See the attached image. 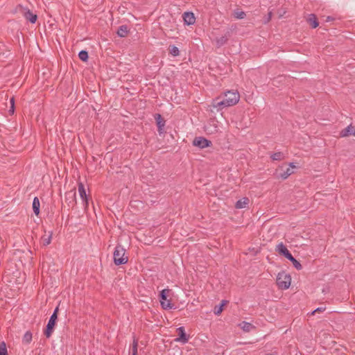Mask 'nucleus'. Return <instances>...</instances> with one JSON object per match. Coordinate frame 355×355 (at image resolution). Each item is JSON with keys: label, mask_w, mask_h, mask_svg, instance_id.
<instances>
[{"label": "nucleus", "mask_w": 355, "mask_h": 355, "mask_svg": "<svg viewBox=\"0 0 355 355\" xmlns=\"http://www.w3.org/2000/svg\"><path fill=\"white\" fill-rule=\"evenodd\" d=\"M240 98L239 93L237 91L230 90L224 93V98L220 100V97L214 99L211 106L216 109L218 112L223 107H230L236 105Z\"/></svg>", "instance_id": "nucleus-1"}, {"label": "nucleus", "mask_w": 355, "mask_h": 355, "mask_svg": "<svg viewBox=\"0 0 355 355\" xmlns=\"http://www.w3.org/2000/svg\"><path fill=\"white\" fill-rule=\"evenodd\" d=\"M114 263L116 266L123 265L128 261V257L125 255V250L124 248L118 244L113 253Z\"/></svg>", "instance_id": "nucleus-2"}, {"label": "nucleus", "mask_w": 355, "mask_h": 355, "mask_svg": "<svg viewBox=\"0 0 355 355\" xmlns=\"http://www.w3.org/2000/svg\"><path fill=\"white\" fill-rule=\"evenodd\" d=\"M291 275L284 271L279 272L277 277L276 283L280 289L284 290L289 288L291 285Z\"/></svg>", "instance_id": "nucleus-3"}, {"label": "nucleus", "mask_w": 355, "mask_h": 355, "mask_svg": "<svg viewBox=\"0 0 355 355\" xmlns=\"http://www.w3.org/2000/svg\"><path fill=\"white\" fill-rule=\"evenodd\" d=\"M295 168V166L293 163L289 164V167L285 168L284 166H280L279 168L276 170L275 175L277 178H282L283 180H286L288 178L291 174H293V168Z\"/></svg>", "instance_id": "nucleus-4"}, {"label": "nucleus", "mask_w": 355, "mask_h": 355, "mask_svg": "<svg viewBox=\"0 0 355 355\" xmlns=\"http://www.w3.org/2000/svg\"><path fill=\"white\" fill-rule=\"evenodd\" d=\"M170 292L169 289H164L159 293V300L161 306L164 309H171L173 308L174 304L167 299V295Z\"/></svg>", "instance_id": "nucleus-5"}, {"label": "nucleus", "mask_w": 355, "mask_h": 355, "mask_svg": "<svg viewBox=\"0 0 355 355\" xmlns=\"http://www.w3.org/2000/svg\"><path fill=\"white\" fill-rule=\"evenodd\" d=\"M57 320L58 318H55V315L50 317L46 329L44 332L46 338H50L51 336L54 327L56 324Z\"/></svg>", "instance_id": "nucleus-6"}, {"label": "nucleus", "mask_w": 355, "mask_h": 355, "mask_svg": "<svg viewBox=\"0 0 355 355\" xmlns=\"http://www.w3.org/2000/svg\"><path fill=\"white\" fill-rule=\"evenodd\" d=\"M211 144L212 143L211 141L202 137H196L193 141V145L195 146H198L200 148H205L206 147H209L211 146Z\"/></svg>", "instance_id": "nucleus-7"}, {"label": "nucleus", "mask_w": 355, "mask_h": 355, "mask_svg": "<svg viewBox=\"0 0 355 355\" xmlns=\"http://www.w3.org/2000/svg\"><path fill=\"white\" fill-rule=\"evenodd\" d=\"M176 331L179 336L178 338H175V340L182 343H187L189 341V336L185 333L184 328L180 327L176 329Z\"/></svg>", "instance_id": "nucleus-8"}, {"label": "nucleus", "mask_w": 355, "mask_h": 355, "mask_svg": "<svg viewBox=\"0 0 355 355\" xmlns=\"http://www.w3.org/2000/svg\"><path fill=\"white\" fill-rule=\"evenodd\" d=\"M276 251L281 255H283L286 259H289L292 258L291 253L288 251L286 245H284L282 243L278 244L276 247Z\"/></svg>", "instance_id": "nucleus-9"}, {"label": "nucleus", "mask_w": 355, "mask_h": 355, "mask_svg": "<svg viewBox=\"0 0 355 355\" xmlns=\"http://www.w3.org/2000/svg\"><path fill=\"white\" fill-rule=\"evenodd\" d=\"M183 19L186 24L192 25L196 22V18L193 12H186L183 15Z\"/></svg>", "instance_id": "nucleus-10"}, {"label": "nucleus", "mask_w": 355, "mask_h": 355, "mask_svg": "<svg viewBox=\"0 0 355 355\" xmlns=\"http://www.w3.org/2000/svg\"><path fill=\"white\" fill-rule=\"evenodd\" d=\"M155 119L156 120L157 125V128H158V132L161 135L164 132L163 131V128L165 125V121L162 117L161 114H156L155 115Z\"/></svg>", "instance_id": "nucleus-11"}, {"label": "nucleus", "mask_w": 355, "mask_h": 355, "mask_svg": "<svg viewBox=\"0 0 355 355\" xmlns=\"http://www.w3.org/2000/svg\"><path fill=\"white\" fill-rule=\"evenodd\" d=\"M355 128L354 126H353L352 124L348 125L345 129L342 130L340 135L342 137H348L350 135H352V132L354 131Z\"/></svg>", "instance_id": "nucleus-12"}, {"label": "nucleus", "mask_w": 355, "mask_h": 355, "mask_svg": "<svg viewBox=\"0 0 355 355\" xmlns=\"http://www.w3.org/2000/svg\"><path fill=\"white\" fill-rule=\"evenodd\" d=\"M227 303H228L227 300H222L219 305L215 306V307L214 309V314L217 315H220L223 310V307L225 305H227Z\"/></svg>", "instance_id": "nucleus-13"}, {"label": "nucleus", "mask_w": 355, "mask_h": 355, "mask_svg": "<svg viewBox=\"0 0 355 355\" xmlns=\"http://www.w3.org/2000/svg\"><path fill=\"white\" fill-rule=\"evenodd\" d=\"M78 190L80 197L82 200H88L87 196L86 193V189L83 183H81V182L78 183Z\"/></svg>", "instance_id": "nucleus-14"}, {"label": "nucleus", "mask_w": 355, "mask_h": 355, "mask_svg": "<svg viewBox=\"0 0 355 355\" xmlns=\"http://www.w3.org/2000/svg\"><path fill=\"white\" fill-rule=\"evenodd\" d=\"M309 25L313 28H315L318 26V22L316 16L314 14L309 15L307 19Z\"/></svg>", "instance_id": "nucleus-15"}, {"label": "nucleus", "mask_w": 355, "mask_h": 355, "mask_svg": "<svg viewBox=\"0 0 355 355\" xmlns=\"http://www.w3.org/2000/svg\"><path fill=\"white\" fill-rule=\"evenodd\" d=\"M128 33V26L126 25H122L119 27L117 31V34L121 37H124L127 36Z\"/></svg>", "instance_id": "nucleus-16"}, {"label": "nucleus", "mask_w": 355, "mask_h": 355, "mask_svg": "<svg viewBox=\"0 0 355 355\" xmlns=\"http://www.w3.org/2000/svg\"><path fill=\"white\" fill-rule=\"evenodd\" d=\"M51 238H52V233H49V235H44L43 236H42L41 238V243L43 246H47L48 245H49L51 243Z\"/></svg>", "instance_id": "nucleus-17"}, {"label": "nucleus", "mask_w": 355, "mask_h": 355, "mask_svg": "<svg viewBox=\"0 0 355 355\" xmlns=\"http://www.w3.org/2000/svg\"><path fill=\"white\" fill-rule=\"evenodd\" d=\"M25 17L27 20L30 21L31 23H35L37 20V15L33 14L29 10L25 12Z\"/></svg>", "instance_id": "nucleus-18"}, {"label": "nucleus", "mask_w": 355, "mask_h": 355, "mask_svg": "<svg viewBox=\"0 0 355 355\" xmlns=\"http://www.w3.org/2000/svg\"><path fill=\"white\" fill-rule=\"evenodd\" d=\"M233 16L236 19H241L245 17L246 14L245 12L241 10L240 9H236L234 11Z\"/></svg>", "instance_id": "nucleus-19"}, {"label": "nucleus", "mask_w": 355, "mask_h": 355, "mask_svg": "<svg viewBox=\"0 0 355 355\" xmlns=\"http://www.w3.org/2000/svg\"><path fill=\"white\" fill-rule=\"evenodd\" d=\"M227 40H228V37L226 35L222 36L219 38H216V42L217 46L220 47V46H223L227 42Z\"/></svg>", "instance_id": "nucleus-20"}, {"label": "nucleus", "mask_w": 355, "mask_h": 355, "mask_svg": "<svg viewBox=\"0 0 355 355\" xmlns=\"http://www.w3.org/2000/svg\"><path fill=\"white\" fill-rule=\"evenodd\" d=\"M270 157L272 160L280 161L284 159V156L282 152H277L271 155Z\"/></svg>", "instance_id": "nucleus-21"}, {"label": "nucleus", "mask_w": 355, "mask_h": 355, "mask_svg": "<svg viewBox=\"0 0 355 355\" xmlns=\"http://www.w3.org/2000/svg\"><path fill=\"white\" fill-rule=\"evenodd\" d=\"M32 340V334L31 331H26L23 337V343L28 344Z\"/></svg>", "instance_id": "nucleus-22"}, {"label": "nucleus", "mask_w": 355, "mask_h": 355, "mask_svg": "<svg viewBox=\"0 0 355 355\" xmlns=\"http://www.w3.org/2000/svg\"><path fill=\"white\" fill-rule=\"evenodd\" d=\"M169 53L170 54H171L173 56H178L180 54V51L178 49V48L175 46H169Z\"/></svg>", "instance_id": "nucleus-23"}, {"label": "nucleus", "mask_w": 355, "mask_h": 355, "mask_svg": "<svg viewBox=\"0 0 355 355\" xmlns=\"http://www.w3.org/2000/svg\"><path fill=\"white\" fill-rule=\"evenodd\" d=\"M40 201H33V209L36 216L40 214Z\"/></svg>", "instance_id": "nucleus-24"}, {"label": "nucleus", "mask_w": 355, "mask_h": 355, "mask_svg": "<svg viewBox=\"0 0 355 355\" xmlns=\"http://www.w3.org/2000/svg\"><path fill=\"white\" fill-rule=\"evenodd\" d=\"M78 57L82 61H87L88 60V53L85 50H82L78 53Z\"/></svg>", "instance_id": "nucleus-25"}, {"label": "nucleus", "mask_w": 355, "mask_h": 355, "mask_svg": "<svg viewBox=\"0 0 355 355\" xmlns=\"http://www.w3.org/2000/svg\"><path fill=\"white\" fill-rule=\"evenodd\" d=\"M249 201H236L234 207L236 209H242L248 206Z\"/></svg>", "instance_id": "nucleus-26"}, {"label": "nucleus", "mask_w": 355, "mask_h": 355, "mask_svg": "<svg viewBox=\"0 0 355 355\" xmlns=\"http://www.w3.org/2000/svg\"><path fill=\"white\" fill-rule=\"evenodd\" d=\"M0 355H8L7 347L4 341L0 343Z\"/></svg>", "instance_id": "nucleus-27"}, {"label": "nucleus", "mask_w": 355, "mask_h": 355, "mask_svg": "<svg viewBox=\"0 0 355 355\" xmlns=\"http://www.w3.org/2000/svg\"><path fill=\"white\" fill-rule=\"evenodd\" d=\"M288 260L293 263V266L297 270H301L302 268L301 263L297 259H295L293 256H292V258L289 259Z\"/></svg>", "instance_id": "nucleus-28"}, {"label": "nucleus", "mask_w": 355, "mask_h": 355, "mask_svg": "<svg viewBox=\"0 0 355 355\" xmlns=\"http://www.w3.org/2000/svg\"><path fill=\"white\" fill-rule=\"evenodd\" d=\"M137 347H138V341H137V340L134 339L132 346V355H137Z\"/></svg>", "instance_id": "nucleus-29"}, {"label": "nucleus", "mask_w": 355, "mask_h": 355, "mask_svg": "<svg viewBox=\"0 0 355 355\" xmlns=\"http://www.w3.org/2000/svg\"><path fill=\"white\" fill-rule=\"evenodd\" d=\"M76 192L75 189L71 190L69 192L66 193V199L68 200V199H72L73 198H76Z\"/></svg>", "instance_id": "nucleus-30"}, {"label": "nucleus", "mask_w": 355, "mask_h": 355, "mask_svg": "<svg viewBox=\"0 0 355 355\" xmlns=\"http://www.w3.org/2000/svg\"><path fill=\"white\" fill-rule=\"evenodd\" d=\"M325 310V307H319V308H317L315 310H314L313 311H312L311 313V315H314L315 313L317 312H322V311H324Z\"/></svg>", "instance_id": "nucleus-31"}, {"label": "nucleus", "mask_w": 355, "mask_h": 355, "mask_svg": "<svg viewBox=\"0 0 355 355\" xmlns=\"http://www.w3.org/2000/svg\"><path fill=\"white\" fill-rule=\"evenodd\" d=\"M58 311H59V307H58V306H57V307L55 309V310H54V311H53V314L51 315V316H55V318H58Z\"/></svg>", "instance_id": "nucleus-32"}, {"label": "nucleus", "mask_w": 355, "mask_h": 355, "mask_svg": "<svg viewBox=\"0 0 355 355\" xmlns=\"http://www.w3.org/2000/svg\"><path fill=\"white\" fill-rule=\"evenodd\" d=\"M10 106H15V98L12 97L10 100Z\"/></svg>", "instance_id": "nucleus-33"}, {"label": "nucleus", "mask_w": 355, "mask_h": 355, "mask_svg": "<svg viewBox=\"0 0 355 355\" xmlns=\"http://www.w3.org/2000/svg\"><path fill=\"white\" fill-rule=\"evenodd\" d=\"M14 111H15V106H10V110H9V112L11 114H12L14 113Z\"/></svg>", "instance_id": "nucleus-34"}, {"label": "nucleus", "mask_w": 355, "mask_h": 355, "mask_svg": "<svg viewBox=\"0 0 355 355\" xmlns=\"http://www.w3.org/2000/svg\"><path fill=\"white\" fill-rule=\"evenodd\" d=\"M271 17H272V12H268V19H267L266 22H268V21H269L270 20Z\"/></svg>", "instance_id": "nucleus-35"}, {"label": "nucleus", "mask_w": 355, "mask_h": 355, "mask_svg": "<svg viewBox=\"0 0 355 355\" xmlns=\"http://www.w3.org/2000/svg\"><path fill=\"white\" fill-rule=\"evenodd\" d=\"M334 19L333 17H330V16H328L326 19V21H332Z\"/></svg>", "instance_id": "nucleus-36"}, {"label": "nucleus", "mask_w": 355, "mask_h": 355, "mask_svg": "<svg viewBox=\"0 0 355 355\" xmlns=\"http://www.w3.org/2000/svg\"><path fill=\"white\" fill-rule=\"evenodd\" d=\"M83 205H84L85 207H87V206H88V205H89V201H87V200L83 201Z\"/></svg>", "instance_id": "nucleus-37"}, {"label": "nucleus", "mask_w": 355, "mask_h": 355, "mask_svg": "<svg viewBox=\"0 0 355 355\" xmlns=\"http://www.w3.org/2000/svg\"><path fill=\"white\" fill-rule=\"evenodd\" d=\"M33 200H38V198H37V197H34Z\"/></svg>", "instance_id": "nucleus-38"}, {"label": "nucleus", "mask_w": 355, "mask_h": 355, "mask_svg": "<svg viewBox=\"0 0 355 355\" xmlns=\"http://www.w3.org/2000/svg\"><path fill=\"white\" fill-rule=\"evenodd\" d=\"M352 135L355 136V130H354V131L352 132Z\"/></svg>", "instance_id": "nucleus-39"}, {"label": "nucleus", "mask_w": 355, "mask_h": 355, "mask_svg": "<svg viewBox=\"0 0 355 355\" xmlns=\"http://www.w3.org/2000/svg\"><path fill=\"white\" fill-rule=\"evenodd\" d=\"M242 200H248V198H243Z\"/></svg>", "instance_id": "nucleus-40"}]
</instances>
